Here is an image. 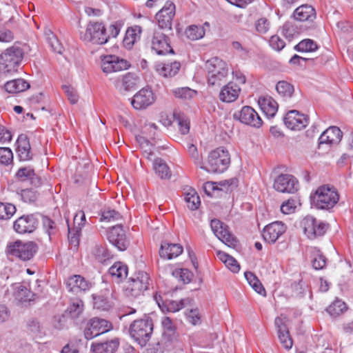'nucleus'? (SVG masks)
Masks as SVG:
<instances>
[{"mask_svg": "<svg viewBox=\"0 0 353 353\" xmlns=\"http://www.w3.org/2000/svg\"><path fill=\"white\" fill-rule=\"evenodd\" d=\"M205 69L207 72L209 86L219 87L225 82L228 75V64L218 57H213L205 62Z\"/></svg>", "mask_w": 353, "mask_h": 353, "instance_id": "obj_1", "label": "nucleus"}, {"mask_svg": "<svg viewBox=\"0 0 353 353\" xmlns=\"http://www.w3.org/2000/svg\"><path fill=\"white\" fill-rule=\"evenodd\" d=\"M154 323L151 317L145 315L142 319L134 321L130 326L132 338L141 346H145L153 333Z\"/></svg>", "mask_w": 353, "mask_h": 353, "instance_id": "obj_2", "label": "nucleus"}, {"mask_svg": "<svg viewBox=\"0 0 353 353\" xmlns=\"http://www.w3.org/2000/svg\"><path fill=\"white\" fill-rule=\"evenodd\" d=\"M312 204L318 209L330 210L339 201L336 189L330 185L319 187L312 196Z\"/></svg>", "mask_w": 353, "mask_h": 353, "instance_id": "obj_3", "label": "nucleus"}, {"mask_svg": "<svg viewBox=\"0 0 353 353\" xmlns=\"http://www.w3.org/2000/svg\"><path fill=\"white\" fill-rule=\"evenodd\" d=\"M230 157L228 150L218 148L208 155L207 165H201V168L213 173L223 172L229 166Z\"/></svg>", "mask_w": 353, "mask_h": 353, "instance_id": "obj_4", "label": "nucleus"}, {"mask_svg": "<svg viewBox=\"0 0 353 353\" xmlns=\"http://www.w3.org/2000/svg\"><path fill=\"white\" fill-rule=\"evenodd\" d=\"M23 50L19 46L14 45L9 47L0 55V65L7 72H15L23 60Z\"/></svg>", "mask_w": 353, "mask_h": 353, "instance_id": "obj_5", "label": "nucleus"}, {"mask_svg": "<svg viewBox=\"0 0 353 353\" xmlns=\"http://www.w3.org/2000/svg\"><path fill=\"white\" fill-rule=\"evenodd\" d=\"M38 250V245L33 241H15L7 245L8 254L17 256L23 261L30 260Z\"/></svg>", "mask_w": 353, "mask_h": 353, "instance_id": "obj_6", "label": "nucleus"}, {"mask_svg": "<svg viewBox=\"0 0 353 353\" xmlns=\"http://www.w3.org/2000/svg\"><path fill=\"white\" fill-rule=\"evenodd\" d=\"M149 285V275L145 272H139L128 281L126 294L132 297H138L148 289Z\"/></svg>", "mask_w": 353, "mask_h": 353, "instance_id": "obj_7", "label": "nucleus"}, {"mask_svg": "<svg viewBox=\"0 0 353 353\" xmlns=\"http://www.w3.org/2000/svg\"><path fill=\"white\" fill-rule=\"evenodd\" d=\"M304 234L310 239H314L324 235L328 229V224L308 215L301 222Z\"/></svg>", "mask_w": 353, "mask_h": 353, "instance_id": "obj_8", "label": "nucleus"}, {"mask_svg": "<svg viewBox=\"0 0 353 353\" xmlns=\"http://www.w3.org/2000/svg\"><path fill=\"white\" fill-rule=\"evenodd\" d=\"M109 37L105 26L102 23L90 22L83 35V40L102 45L108 42Z\"/></svg>", "mask_w": 353, "mask_h": 353, "instance_id": "obj_9", "label": "nucleus"}, {"mask_svg": "<svg viewBox=\"0 0 353 353\" xmlns=\"http://www.w3.org/2000/svg\"><path fill=\"white\" fill-rule=\"evenodd\" d=\"M210 227L215 236L227 246L235 248L238 241L229 231L228 227L218 219H212Z\"/></svg>", "mask_w": 353, "mask_h": 353, "instance_id": "obj_10", "label": "nucleus"}, {"mask_svg": "<svg viewBox=\"0 0 353 353\" xmlns=\"http://www.w3.org/2000/svg\"><path fill=\"white\" fill-rule=\"evenodd\" d=\"M162 29H156L152 39V49L159 55L168 53L174 54V50L170 46V41L168 36L162 32Z\"/></svg>", "mask_w": 353, "mask_h": 353, "instance_id": "obj_11", "label": "nucleus"}, {"mask_svg": "<svg viewBox=\"0 0 353 353\" xmlns=\"http://www.w3.org/2000/svg\"><path fill=\"white\" fill-rule=\"evenodd\" d=\"M175 15V5L171 1H167L165 6L156 14V19L160 29L170 32L172 21Z\"/></svg>", "mask_w": 353, "mask_h": 353, "instance_id": "obj_12", "label": "nucleus"}, {"mask_svg": "<svg viewBox=\"0 0 353 353\" xmlns=\"http://www.w3.org/2000/svg\"><path fill=\"white\" fill-rule=\"evenodd\" d=\"M273 187L278 192L293 194L298 190L299 182L291 174H281L274 179Z\"/></svg>", "mask_w": 353, "mask_h": 353, "instance_id": "obj_13", "label": "nucleus"}, {"mask_svg": "<svg viewBox=\"0 0 353 353\" xmlns=\"http://www.w3.org/2000/svg\"><path fill=\"white\" fill-rule=\"evenodd\" d=\"M111 328V323L103 319L94 318L88 324L84 331L85 339H92L101 334L108 332Z\"/></svg>", "mask_w": 353, "mask_h": 353, "instance_id": "obj_14", "label": "nucleus"}, {"mask_svg": "<svg viewBox=\"0 0 353 353\" xmlns=\"http://www.w3.org/2000/svg\"><path fill=\"white\" fill-rule=\"evenodd\" d=\"M234 118L254 128H259L263 123L257 112L250 106L243 107L240 111L234 114Z\"/></svg>", "mask_w": 353, "mask_h": 353, "instance_id": "obj_15", "label": "nucleus"}, {"mask_svg": "<svg viewBox=\"0 0 353 353\" xmlns=\"http://www.w3.org/2000/svg\"><path fill=\"white\" fill-rule=\"evenodd\" d=\"M129 67L130 64L126 60L115 55H106L101 59V69L106 74L126 70Z\"/></svg>", "mask_w": 353, "mask_h": 353, "instance_id": "obj_16", "label": "nucleus"}, {"mask_svg": "<svg viewBox=\"0 0 353 353\" xmlns=\"http://www.w3.org/2000/svg\"><path fill=\"white\" fill-rule=\"evenodd\" d=\"M108 239L119 250L123 251L129 245V241L121 225L113 226L108 233Z\"/></svg>", "mask_w": 353, "mask_h": 353, "instance_id": "obj_17", "label": "nucleus"}, {"mask_svg": "<svg viewBox=\"0 0 353 353\" xmlns=\"http://www.w3.org/2000/svg\"><path fill=\"white\" fill-rule=\"evenodd\" d=\"M285 125L293 130H301L308 124L307 117L297 110L289 111L284 117Z\"/></svg>", "mask_w": 353, "mask_h": 353, "instance_id": "obj_18", "label": "nucleus"}, {"mask_svg": "<svg viewBox=\"0 0 353 353\" xmlns=\"http://www.w3.org/2000/svg\"><path fill=\"white\" fill-rule=\"evenodd\" d=\"M39 224L38 219L34 215L22 216L14 223V230L19 234L31 233L34 232Z\"/></svg>", "mask_w": 353, "mask_h": 353, "instance_id": "obj_19", "label": "nucleus"}, {"mask_svg": "<svg viewBox=\"0 0 353 353\" xmlns=\"http://www.w3.org/2000/svg\"><path fill=\"white\" fill-rule=\"evenodd\" d=\"M286 230L285 225L279 221H275L266 225L262 232V236L265 241L268 243H274L276 240Z\"/></svg>", "mask_w": 353, "mask_h": 353, "instance_id": "obj_20", "label": "nucleus"}, {"mask_svg": "<svg viewBox=\"0 0 353 353\" xmlns=\"http://www.w3.org/2000/svg\"><path fill=\"white\" fill-rule=\"evenodd\" d=\"M154 100L152 91L149 88H143L133 97L131 103L135 109L141 110L152 105Z\"/></svg>", "mask_w": 353, "mask_h": 353, "instance_id": "obj_21", "label": "nucleus"}, {"mask_svg": "<svg viewBox=\"0 0 353 353\" xmlns=\"http://www.w3.org/2000/svg\"><path fill=\"white\" fill-rule=\"evenodd\" d=\"M277 329L279 339L284 348L289 350L292 348L293 341L290 336L288 328L283 319L276 317L274 321Z\"/></svg>", "mask_w": 353, "mask_h": 353, "instance_id": "obj_22", "label": "nucleus"}, {"mask_svg": "<svg viewBox=\"0 0 353 353\" xmlns=\"http://www.w3.org/2000/svg\"><path fill=\"white\" fill-rule=\"evenodd\" d=\"M343 134L339 128L330 126L321 134L319 139V145L338 143L341 140Z\"/></svg>", "mask_w": 353, "mask_h": 353, "instance_id": "obj_23", "label": "nucleus"}, {"mask_svg": "<svg viewBox=\"0 0 353 353\" xmlns=\"http://www.w3.org/2000/svg\"><path fill=\"white\" fill-rule=\"evenodd\" d=\"M68 291L77 293L79 291H85L90 288L91 283L80 275L70 276L65 281Z\"/></svg>", "mask_w": 353, "mask_h": 353, "instance_id": "obj_24", "label": "nucleus"}, {"mask_svg": "<svg viewBox=\"0 0 353 353\" xmlns=\"http://www.w3.org/2000/svg\"><path fill=\"white\" fill-rule=\"evenodd\" d=\"M157 127L154 123H148L144 127L143 133L148 134V137L143 136L137 137V140L140 144V146L145 149L144 152H146L149 150L148 154H152V147L154 143L150 142L148 138L154 139L156 135Z\"/></svg>", "mask_w": 353, "mask_h": 353, "instance_id": "obj_25", "label": "nucleus"}, {"mask_svg": "<svg viewBox=\"0 0 353 353\" xmlns=\"http://www.w3.org/2000/svg\"><path fill=\"white\" fill-rule=\"evenodd\" d=\"M240 92L241 88L237 84L233 82H229L222 88L219 97L223 102H233L238 98Z\"/></svg>", "mask_w": 353, "mask_h": 353, "instance_id": "obj_26", "label": "nucleus"}, {"mask_svg": "<svg viewBox=\"0 0 353 353\" xmlns=\"http://www.w3.org/2000/svg\"><path fill=\"white\" fill-rule=\"evenodd\" d=\"M138 81L139 79L135 74L129 72L121 79H117L114 82V85L119 92L124 93L134 88L137 85Z\"/></svg>", "mask_w": 353, "mask_h": 353, "instance_id": "obj_27", "label": "nucleus"}, {"mask_svg": "<svg viewBox=\"0 0 353 353\" xmlns=\"http://www.w3.org/2000/svg\"><path fill=\"white\" fill-rule=\"evenodd\" d=\"M17 152L21 161H28L32 159L30 144L26 134H21L17 140Z\"/></svg>", "mask_w": 353, "mask_h": 353, "instance_id": "obj_28", "label": "nucleus"}, {"mask_svg": "<svg viewBox=\"0 0 353 353\" xmlns=\"http://www.w3.org/2000/svg\"><path fill=\"white\" fill-rule=\"evenodd\" d=\"M183 247L178 243L163 242L161 245L159 255L165 259H172L177 257L183 252Z\"/></svg>", "mask_w": 353, "mask_h": 353, "instance_id": "obj_29", "label": "nucleus"}, {"mask_svg": "<svg viewBox=\"0 0 353 353\" xmlns=\"http://www.w3.org/2000/svg\"><path fill=\"white\" fill-rule=\"evenodd\" d=\"M294 17L299 21H312L316 18V12L311 6L303 5L294 10Z\"/></svg>", "mask_w": 353, "mask_h": 353, "instance_id": "obj_30", "label": "nucleus"}, {"mask_svg": "<svg viewBox=\"0 0 353 353\" xmlns=\"http://www.w3.org/2000/svg\"><path fill=\"white\" fill-rule=\"evenodd\" d=\"M181 67L179 62L174 61L172 63H158L156 65L157 72L165 77H171L178 73Z\"/></svg>", "mask_w": 353, "mask_h": 353, "instance_id": "obj_31", "label": "nucleus"}, {"mask_svg": "<svg viewBox=\"0 0 353 353\" xmlns=\"http://www.w3.org/2000/svg\"><path fill=\"white\" fill-rule=\"evenodd\" d=\"M119 345L118 339H114L103 343H93L91 350L94 353H114Z\"/></svg>", "mask_w": 353, "mask_h": 353, "instance_id": "obj_32", "label": "nucleus"}, {"mask_svg": "<svg viewBox=\"0 0 353 353\" xmlns=\"http://www.w3.org/2000/svg\"><path fill=\"white\" fill-rule=\"evenodd\" d=\"M259 104L263 112L268 117H273L278 110L277 103L270 97L260 98L259 100Z\"/></svg>", "mask_w": 353, "mask_h": 353, "instance_id": "obj_33", "label": "nucleus"}, {"mask_svg": "<svg viewBox=\"0 0 353 353\" xmlns=\"http://www.w3.org/2000/svg\"><path fill=\"white\" fill-rule=\"evenodd\" d=\"M109 290H105L101 294L93 295L94 307L101 310H108L112 307V303L110 301Z\"/></svg>", "mask_w": 353, "mask_h": 353, "instance_id": "obj_34", "label": "nucleus"}, {"mask_svg": "<svg viewBox=\"0 0 353 353\" xmlns=\"http://www.w3.org/2000/svg\"><path fill=\"white\" fill-rule=\"evenodd\" d=\"M153 168L155 173L161 179H168L170 178L171 171L163 159L161 158L155 159L153 162Z\"/></svg>", "mask_w": 353, "mask_h": 353, "instance_id": "obj_35", "label": "nucleus"}, {"mask_svg": "<svg viewBox=\"0 0 353 353\" xmlns=\"http://www.w3.org/2000/svg\"><path fill=\"white\" fill-rule=\"evenodd\" d=\"M14 300L19 303H24L34 300V294L26 287L20 285L14 292Z\"/></svg>", "mask_w": 353, "mask_h": 353, "instance_id": "obj_36", "label": "nucleus"}, {"mask_svg": "<svg viewBox=\"0 0 353 353\" xmlns=\"http://www.w3.org/2000/svg\"><path fill=\"white\" fill-rule=\"evenodd\" d=\"M30 87L28 82L22 79H17L8 81L5 84V89L10 93H18L26 90Z\"/></svg>", "mask_w": 353, "mask_h": 353, "instance_id": "obj_37", "label": "nucleus"}, {"mask_svg": "<svg viewBox=\"0 0 353 353\" xmlns=\"http://www.w3.org/2000/svg\"><path fill=\"white\" fill-rule=\"evenodd\" d=\"M92 254L95 259L100 263H104L112 259V255L108 249L103 245L97 244L92 248Z\"/></svg>", "mask_w": 353, "mask_h": 353, "instance_id": "obj_38", "label": "nucleus"}, {"mask_svg": "<svg viewBox=\"0 0 353 353\" xmlns=\"http://www.w3.org/2000/svg\"><path fill=\"white\" fill-rule=\"evenodd\" d=\"M28 333L36 339H41L44 335V331L39 321L36 319H30L27 323Z\"/></svg>", "mask_w": 353, "mask_h": 353, "instance_id": "obj_39", "label": "nucleus"}, {"mask_svg": "<svg viewBox=\"0 0 353 353\" xmlns=\"http://www.w3.org/2000/svg\"><path fill=\"white\" fill-rule=\"evenodd\" d=\"M278 94L284 99L291 98L294 89V86L285 81H280L276 85Z\"/></svg>", "mask_w": 353, "mask_h": 353, "instance_id": "obj_40", "label": "nucleus"}, {"mask_svg": "<svg viewBox=\"0 0 353 353\" xmlns=\"http://www.w3.org/2000/svg\"><path fill=\"white\" fill-rule=\"evenodd\" d=\"M245 277L250 285L258 294L265 296V290L259 279L251 272H245Z\"/></svg>", "mask_w": 353, "mask_h": 353, "instance_id": "obj_41", "label": "nucleus"}, {"mask_svg": "<svg viewBox=\"0 0 353 353\" xmlns=\"http://www.w3.org/2000/svg\"><path fill=\"white\" fill-rule=\"evenodd\" d=\"M109 273L114 278L122 279L127 276L128 267L121 262H117L110 268Z\"/></svg>", "mask_w": 353, "mask_h": 353, "instance_id": "obj_42", "label": "nucleus"}, {"mask_svg": "<svg viewBox=\"0 0 353 353\" xmlns=\"http://www.w3.org/2000/svg\"><path fill=\"white\" fill-rule=\"evenodd\" d=\"M184 199L187 203L188 208L191 210H196L201 203L200 198L194 189H191L185 193Z\"/></svg>", "mask_w": 353, "mask_h": 353, "instance_id": "obj_43", "label": "nucleus"}, {"mask_svg": "<svg viewBox=\"0 0 353 353\" xmlns=\"http://www.w3.org/2000/svg\"><path fill=\"white\" fill-rule=\"evenodd\" d=\"M185 34L188 39L194 41L203 37L205 30L202 26L191 25L186 28Z\"/></svg>", "mask_w": 353, "mask_h": 353, "instance_id": "obj_44", "label": "nucleus"}, {"mask_svg": "<svg viewBox=\"0 0 353 353\" xmlns=\"http://www.w3.org/2000/svg\"><path fill=\"white\" fill-rule=\"evenodd\" d=\"M163 327V335L168 336L169 340L172 341L176 338L175 326L170 317H164L161 321Z\"/></svg>", "mask_w": 353, "mask_h": 353, "instance_id": "obj_45", "label": "nucleus"}, {"mask_svg": "<svg viewBox=\"0 0 353 353\" xmlns=\"http://www.w3.org/2000/svg\"><path fill=\"white\" fill-rule=\"evenodd\" d=\"M141 33L139 27L128 28L125 32L123 39L125 46H130L134 43L137 38H139V34Z\"/></svg>", "mask_w": 353, "mask_h": 353, "instance_id": "obj_46", "label": "nucleus"}, {"mask_svg": "<svg viewBox=\"0 0 353 353\" xmlns=\"http://www.w3.org/2000/svg\"><path fill=\"white\" fill-rule=\"evenodd\" d=\"M294 48L299 52H313L318 46L313 40L307 39L299 42Z\"/></svg>", "mask_w": 353, "mask_h": 353, "instance_id": "obj_47", "label": "nucleus"}, {"mask_svg": "<svg viewBox=\"0 0 353 353\" xmlns=\"http://www.w3.org/2000/svg\"><path fill=\"white\" fill-rule=\"evenodd\" d=\"M16 212V208L11 203L0 202V219H9Z\"/></svg>", "mask_w": 353, "mask_h": 353, "instance_id": "obj_48", "label": "nucleus"}, {"mask_svg": "<svg viewBox=\"0 0 353 353\" xmlns=\"http://www.w3.org/2000/svg\"><path fill=\"white\" fill-rule=\"evenodd\" d=\"M172 275L179 278L183 283H189L193 277V274L188 269H176L172 272Z\"/></svg>", "mask_w": 353, "mask_h": 353, "instance_id": "obj_49", "label": "nucleus"}, {"mask_svg": "<svg viewBox=\"0 0 353 353\" xmlns=\"http://www.w3.org/2000/svg\"><path fill=\"white\" fill-rule=\"evenodd\" d=\"M312 266L315 270H322L326 265V258L319 250H315L312 261Z\"/></svg>", "mask_w": 353, "mask_h": 353, "instance_id": "obj_50", "label": "nucleus"}, {"mask_svg": "<svg viewBox=\"0 0 353 353\" xmlns=\"http://www.w3.org/2000/svg\"><path fill=\"white\" fill-rule=\"evenodd\" d=\"M42 223L46 232L48 234L50 239L52 235H54L57 231V224L54 221L48 216H43Z\"/></svg>", "mask_w": 353, "mask_h": 353, "instance_id": "obj_51", "label": "nucleus"}, {"mask_svg": "<svg viewBox=\"0 0 353 353\" xmlns=\"http://www.w3.org/2000/svg\"><path fill=\"white\" fill-rule=\"evenodd\" d=\"M190 302V300L189 299H181L180 301H170L166 303L168 311L170 312H178Z\"/></svg>", "mask_w": 353, "mask_h": 353, "instance_id": "obj_52", "label": "nucleus"}, {"mask_svg": "<svg viewBox=\"0 0 353 353\" xmlns=\"http://www.w3.org/2000/svg\"><path fill=\"white\" fill-rule=\"evenodd\" d=\"M173 116L174 121L177 123L181 133L182 134H187L190 130V123L181 117L180 114L174 112Z\"/></svg>", "mask_w": 353, "mask_h": 353, "instance_id": "obj_53", "label": "nucleus"}, {"mask_svg": "<svg viewBox=\"0 0 353 353\" xmlns=\"http://www.w3.org/2000/svg\"><path fill=\"white\" fill-rule=\"evenodd\" d=\"M81 227L70 228L68 226V241L70 245L77 247L79 243Z\"/></svg>", "mask_w": 353, "mask_h": 353, "instance_id": "obj_54", "label": "nucleus"}, {"mask_svg": "<svg viewBox=\"0 0 353 353\" xmlns=\"http://www.w3.org/2000/svg\"><path fill=\"white\" fill-rule=\"evenodd\" d=\"M176 97L183 99L192 98L196 94V91L189 88H177L173 91Z\"/></svg>", "mask_w": 353, "mask_h": 353, "instance_id": "obj_55", "label": "nucleus"}, {"mask_svg": "<svg viewBox=\"0 0 353 353\" xmlns=\"http://www.w3.org/2000/svg\"><path fill=\"white\" fill-rule=\"evenodd\" d=\"M121 218L120 214L114 210H105L102 212L101 221L108 222L118 221Z\"/></svg>", "mask_w": 353, "mask_h": 353, "instance_id": "obj_56", "label": "nucleus"}, {"mask_svg": "<svg viewBox=\"0 0 353 353\" xmlns=\"http://www.w3.org/2000/svg\"><path fill=\"white\" fill-rule=\"evenodd\" d=\"M13 154L9 148H0V163L8 165L12 161Z\"/></svg>", "mask_w": 353, "mask_h": 353, "instance_id": "obj_57", "label": "nucleus"}, {"mask_svg": "<svg viewBox=\"0 0 353 353\" xmlns=\"http://www.w3.org/2000/svg\"><path fill=\"white\" fill-rule=\"evenodd\" d=\"M32 176H34V171L30 167L21 168L16 174V177L20 181L30 180Z\"/></svg>", "mask_w": 353, "mask_h": 353, "instance_id": "obj_58", "label": "nucleus"}, {"mask_svg": "<svg viewBox=\"0 0 353 353\" xmlns=\"http://www.w3.org/2000/svg\"><path fill=\"white\" fill-rule=\"evenodd\" d=\"M14 39V33L4 26L0 25V42L10 43Z\"/></svg>", "mask_w": 353, "mask_h": 353, "instance_id": "obj_59", "label": "nucleus"}, {"mask_svg": "<svg viewBox=\"0 0 353 353\" xmlns=\"http://www.w3.org/2000/svg\"><path fill=\"white\" fill-rule=\"evenodd\" d=\"M255 28L259 33L265 34L269 30L270 22L266 18L261 17L256 21Z\"/></svg>", "mask_w": 353, "mask_h": 353, "instance_id": "obj_60", "label": "nucleus"}, {"mask_svg": "<svg viewBox=\"0 0 353 353\" xmlns=\"http://www.w3.org/2000/svg\"><path fill=\"white\" fill-rule=\"evenodd\" d=\"M50 37H49L48 43L50 45L52 50L57 53L61 54L63 50V47L59 43L55 35L49 30Z\"/></svg>", "mask_w": 353, "mask_h": 353, "instance_id": "obj_61", "label": "nucleus"}, {"mask_svg": "<svg viewBox=\"0 0 353 353\" xmlns=\"http://www.w3.org/2000/svg\"><path fill=\"white\" fill-rule=\"evenodd\" d=\"M63 90L67 94L68 99L71 103L75 104L77 103L79 100V96L77 93V91L69 85H63Z\"/></svg>", "mask_w": 353, "mask_h": 353, "instance_id": "obj_62", "label": "nucleus"}, {"mask_svg": "<svg viewBox=\"0 0 353 353\" xmlns=\"http://www.w3.org/2000/svg\"><path fill=\"white\" fill-rule=\"evenodd\" d=\"M270 45L273 49L279 51L285 47V43L279 36L274 35L270 39Z\"/></svg>", "mask_w": 353, "mask_h": 353, "instance_id": "obj_63", "label": "nucleus"}, {"mask_svg": "<svg viewBox=\"0 0 353 353\" xmlns=\"http://www.w3.org/2000/svg\"><path fill=\"white\" fill-rule=\"evenodd\" d=\"M282 32L283 34L289 39L293 38L294 34L296 33L294 26L290 22H286L283 25Z\"/></svg>", "mask_w": 353, "mask_h": 353, "instance_id": "obj_64", "label": "nucleus"}]
</instances>
